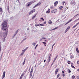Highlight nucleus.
Returning a JSON list of instances; mask_svg holds the SVG:
<instances>
[{"label": "nucleus", "mask_w": 79, "mask_h": 79, "mask_svg": "<svg viewBox=\"0 0 79 79\" xmlns=\"http://www.w3.org/2000/svg\"><path fill=\"white\" fill-rule=\"evenodd\" d=\"M35 26L37 27V26H39V24H35Z\"/></svg>", "instance_id": "obj_45"}, {"label": "nucleus", "mask_w": 79, "mask_h": 79, "mask_svg": "<svg viewBox=\"0 0 79 79\" xmlns=\"http://www.w3.org/2000/svg\"><path fill=\"white\" fill-rule=\"evenodd\" d=\"M57 10L56 9H55L54 10H52L51 11V13H56L57 12Z\"/></svg>", "instance_id": "obj_4"}, {"label": "nucleus", "mask_w": 79, "mask_h": 79, "mask_svg": "<svg viewBox=\"0 0 79 79\" xmlns=\"http://www.w3.org/2000/svg\"><path fill=\"white\" fill-rule=\"evenodd\" d=\"M68 9V8L66 7L63 10L64 12V13L66 11V10H67Z\"/></svg>", "instance_id": "obj_17"}, {"label": "nucleus", "mask_w": 79, "mask_h": 79, "mask_svg": "<svg viewBox=\"0 0 79 79\" xmlns=\"http://www.w3.org/2000/svg\"><path fill=\"white\" fill-rule=\"evenodd\" d=\"M70 56H74V55H73V54H72V53H70Z\"/></svg>", "instance_id": "obj_31"}, {"label": "nucleus", "mask_w": 79, "mask_h": 79, "mask_svg": "<svg viewBox=\"0 0 79 79\" xmlns=\"http://www.w3.org/2000/svg\"><path fill=\"white\" fill-rule=\"evenodd\" d=\"M69 29H70V27H67V30H69Z\"/></svg>", "instance_id": "obj_37"}, {"label": "nucleus", "mask_w": 79, "mask_h": 79, "mask_svg": "<svg viewBox=\"0 0 79 79\" xmlns=\"http://www.w3.org/2000/svg\"><path fill=\"white\" fill-rule=\"evenodd\" d=\"M51 55H52V54H50L49 57L48 58V63H49V62L50 61V56H51Z\"/></svg>", "instance_id": "obj_8"}, {"label": "nucleus", "mask_w": 79, "mask_h": 79, "mask_svg": "<svg viewBox=\"0 0 79 79\" xmlns=\"http://www.w3.org/2000/svg\"><path fill=\"white\" fill-rule=\"evenodd\" d=\"M40 19L43 20V21H44V19H43L42 18H40Z\"/></svg>", "instance_id": "obj_43"}, {"label": "nucleus", "mask_w": 79, "mask_h": 79, "mask_svg": "<svg viewBox=\"0 0 79 79\" xmlns=\"http://www.w3.org/2000/svg\"><path fill=\"white\" fill-rule=\"evenodd\" d=\"M74 58V56H71L70 58L71 59H72V58Z\"/></svg>", "instance_id": "obj_42"}, {"label": "nucleus", "mask_w": 79, "mask_h": 79, "mask_svg": "<svg viewBox=\"0 0 79 79\" xmlns=\"http://www.w3.org/2000/svg\"><path fill=\"white\" fill-rule=\"evenodd\" d=\"M24 52H23L21 54H20V56H23V55H24Z\"/></svg>", "instance_id": "obj_27"}, {"label": "nucleus", "mask_w": 79, "mask_h": 79, "mask_svg": "<svg viewBox=\"0 0 79 79\" xmlns=\"http://www.w3.org/2000/svg\"><path fill=\"white\" fill-rule=\"evenodd\" d=\"M71 67L74 69V68H75V67L73 66V63H71Z\"/></svg>", "instance_id": "obj_14"}, {"label": "nucleus", "mask_w": 79, "mask_h": 79, "mask_svg": "<svg viewBox=\"0 0 79 79\" xmlns=\"http://www.w3.org/2000/svg\"><path fill=\"white\" fill-rule=\"evenodd\" d=\"M54 63V62H53L51 64V66H52V65H53V64Z\"/></svg>", "instance_id": "obj_60"}, {"label": "nucleus", "mask_w": 79, "mask_h": 79, "mask_svg": "<svg viewBox=\"0 0 79 79\" xmlns=\"http://www.w3.org/2000/svg\"><path fill=\"white\" fill-rule=\"evenodd\" d=\"M5 72L4 71L3 72L2 76V79H3V78H5Z\"/></svg>", "instance_id": "obj_5"}, {"label": "nucleus", "mask_w": 79, "mask_h": 79, "mask_svg": "<svg viewBox=\"0 0 79 79\" xmlns=\"http://www.w3.org/2000/svg\"><path fill=\"white\" fill-rule=\"evenodd\" d=\"M50 8H51V9H53V6H51V7H50Z\"/></svg>", "instance_id": "obj_52"}, {"label": "nucleus", "mask_w": 79, "mask_h": 79, "mask_svg": "<svg viewBox=\"0 0 79 79\" xmlns=\"http://www.w3.org/2000/svg\"><path fill=\"white\" fill-rule=\"evenodd\" d=\"M64 3H65V2H63L62 3H63V5H64Z\"/></svg>", "instance_id": "obj_54"}, {"label": "nucleus", "mask_w": 79, "mask_h": 79, "mask_svg": "<svg viewBox=\"0 0 79 79\" xmlns=\"http://www.w3.org/2000/svg\"><path fill=\"white\" fill-rule=\"evenodd\" d=\"M36 15H37L35 14L34 15H33V17L32 18V19H34V18H35V17L36 16Z\"/></svg>", "instance_id": "obj_20"}, {"label": "nucleus", "mask_w": 79, "mask_h": 79, "mask_svg": "<svg viewBox=\"0 0 79 79\" xmlns=\"http://www.w3.org/2000/svg\"><path fill=\"white\" fill-rule=\"evenodd\" d=\"M3 13V9L2 8H0V13L2 15Z\"/></svg>", "instance_id": "obj_7"}, {"label": "nucleus", "mask_w": 79, "mask_h": 79, "mask_svg": "<svg viewBox=\"0 0 79 79\" xmlns=\"http://www.w3.org/2000/svg\"><path fill=\"white\" fill-rule=\"evenodd\" d=\"M36 6H37V4L35 5L33 7V8H35Z\"/></svg>", "instance_id": "obj_34"}, {"label": "nucleus", "mask_w": 79, "mask_h": 79, "mask_svg": "<svg viewBox=\"0 0 79 79\" xmlns=\"http://www.w3.org/2000/svg\"><path fill=\"white\" fill-rule=\"evenodd\" d=\"M58 69H57L55 71V74H56L57 73H58Z\"/></svg>", "instance_id": "obj_10"}, {"label": "nucleus", "mask_w": 79, "mask_h": 79, "mask_svg": "<svg viewBox=\"0 0 79 79\" xmlns=\"http://www.w3.org/2000/svg\"><path fill=\"white\" fill-rule=\"evenodd\" d=\"M3 34L2 33H0V36H1V37L3 36Z\"/></svg>", "instance_id": "obj_30"}, {"label": "nucleus", "mask_w": 79, "mask_h": 79, "mask_svg": "<svg viewBox=\"0 0 79 79\" xmlns=\"http://www.w3.org/2000/svg\"><path fill=\"white\" fill-rule=\"evenodd\" d=\"M40 26H44V24H41V25Z\"/></svg>", "instance_id": "obj_50"}, {"label": "nucleus", "mask_w": 79, "mask_h": 79, "mask_svg": "<svg viewBox=\"0 0 79 79\" xmlns=\"http://www.w3.org/2000/svg\"><path fill=\"white\" fill-rule=\"evenodd\" d=\"M74 78H75V76L73 75L72 77V79H74Z\"/></svg>", "instance_id": "obj_23"}, {"label": "nucleus", "mask_w": 79, "mask_h": 79, "mask_svg": "<svg viewBox=\"0 0 79 79\" xmlns=\"http://www.w3.org/2000/svg\"><path fill=\"white\" fill-rule=\"evenodd\" d=\"M42 38H41V39H40V41H42Z\"/></svg>", "instance_id": "obj_63"}, {"label": "nucleus", "mask_w": 79, "mask_h": 79, "mask_svg": "<svg viewBox=\"0 0 79 79\" xmlns=\"http://www.w3.org/2000/svg\"><path fill=\"white\" fill-rule=\"evenodd\" d=\"M26 50V49H25L24 50H22L23 52H23L24 53V52H25Z\"/></svg>", "instance_id": "obj_39"}, {"label": "nucleus", "mask_w": 79, "mask_h": 79, "mask_svg": "<svg viewBox=\"0 0 79 79\" xmlns=\"http://www.w3.org/2000/svg\"><path fill=\"white\" fill-rule=\"evenodd\" d=\"M18 31H19V29H18L16 31L15 33V35H14L13 37H12V38H14V37H15V35H16V34H17V33H18Z\"/></svg>", "instance_id": "obj_6"}, {"label": "nucleus", "mask_w": 79, "mask_h": 79, "mask_svg": "<svg viewBox=\"0 0 79 79\" xmlns=\"http://www.w3.org/2000/svg\"><path fill=\"white\" fill-rule=\"evenodd\" d=\"M46 13H50V9H48V10L47 11Z\"/></svg>", "instance_id": "obj_19"}, {"label": "nucleus", "mask_w": 79, "mask_h": 79, "mask_svg": "<svg viewBox=\"0 0 79 79\" xmlns=\"http://www.w3.org/2000/svg\"><path fill=\"white\" fill-rule=\"evenodd\" d=\"M26 39H27V38H25L23 40H26Z\"/></svg>", "instance_id": "obj_48"}, {"label": "nucleus", "mask_w": 79, "mask_h": 79, "mask_svg": "<svg viewBox=\"0 0 79 79\" xmlns=\"http://www.w3.org/2000/svg\"><path fill=\"white\" fill-rule=\"evenodd\" d=\"M68 31V30L66 29V30L65 31L64 33H66V32H67V31Z\"/></svg>", "instance_id": "obj_41"}, {"label": "nucleus", "mask_w": 79, "mask_h": 79, "mask_svg": "<svg viewBox=\"0 0 79 79\" xmlns=\"http://www.w3.org/2000/svg\"><path fill=\"white\" fill-rule=\"evenodd\" d=\"M23 75H24V73H23L21 75V76H22V77H23Z\"/></svg>", "instance_id": "obj_58"}, {"label": "nucleus", "mask_w": 79, "mask_h": 79, "mask_svg": "<svg viewBox=\"0 0 79 79\" xmlns=\"http://www.w3.org/2000/svg\"><path fill=\"white\" fill-rule=\"evenodd\" d=\"M70 3L72 5H75L76 3L75 1H72Z\"/></svg>", "instance_id": "obj_3"}, {"label": "nucleus", "mask_w": 79, "mask_h": 79, "mask_svg": "<svg viewBox=\"0 0 79 79\" xmlns=\"http://www.w3.org/2000/svg\"><path fill=\"white\" fill-rule=\"evenodd\" d=\"M2 55H3V54H2L1 56H0V58H2Z\"/></svg>", "instance_id": "obj_46"}, {"label": "nucleus", "mask_w": 79, "mask_h": 79, "mask_svg": "<svg viewBox=\"0 0 79 79\" xmlns=\"http://www.w3.org/2000/svg\"><path fill=\"white\" fill-rule=\"evenodd\" d=\"M2 27L3 31H6V29H8V27L7 26V21L5 20L2 24Z\"/></svg>", "instance_id": "obj_1"}, {"label": "nucleus", "mask_w": 79, "mask_h": 79, "mask_svg": "<svg viewBox=\"0 0 79 79\" xmlns=\"http://www.w3.org/2000/svg\"><path fill=\"white\" fill-rule=\"evenodd\" d=\"M78 24H79V22L78 23H77L75 25L77 26Z\"/></svg>", "instance_id": "obj_44"}, {"label": "nucleus", "mask_w": 79, "mask_h": 79, "mask_svg": "<svg viewBox=\"0 0 79 79\" xmlns=\"http://www.w3.org/2000/svg\"><path fill=\"white\" fill-rule=\"evenodd\" d=\"M33 70H34V68H33V67H32L30 73H33Z\"/></svg>", "instance_id": "obj_11"}, {"label": "nucleus", "mask_w": 79, "mask_h": 79, "mask_svg": "<svg viewBox=\"0 0 79 79\" xmlns=\"http://www.w3.org/2000/svg\"><path fill=\"white\" fill-rule=\"evenodd\" d=\"M63 8V6H61L59 7L60 10H61L62 9V8Z\"/></svg>", "instance_id": "obj_32"}, {"label": "nucleus", "mask_w": 79, "mask_h": 79, "mask_svg": "<svg viewBox=\"0 0 79 79\" xmlns=\"http://www.w3.org/2000/svg\"><path fill=\"white\" fill-rule=\"evenodd\" d=\"M76 51H77V53H79V51L78 50V48H76Z\"/></svg>", "instance_id": "obj_24"}, {"label": "nucleus", "mask_w": 79, "mask_h": 79, "mask_svg": "<svg viewBox=\"0 0 79 79\" xmlns=\"http://www.w3.org/2000/svg\"><path fill=\"white\" fill-rule=\"evenodd\" d=\"M68 73H71V70H70V69H68Z\"/></svg>", "instance_id": "obj_25"}, {"label": "nucleus", "mask_w": 79, "mask_h": 79, "mask_svg": "<svg viewBox=\"0 0 79 79\" xmlns=\"http://www.w3.org/2000/svg\"><path fill=\"white\" fill-rule=\"evenodd\" d=\"M57 57H58V55L57 56H56L54 58V60L53 61V63H55V60H56V58H57Z\"/></svg>", "instance_id": "obj_13"}, {"label": "nucleus", "mask_w": 79, "mask_h": 79, "mask_svg": "<svg viewBox=\"0 0 79 79\" xmlns=\"http://www.w3.org/2000/svg\"><path fill=\"white\" fill-rule=\"evenodd\" d=\"M54 29L55 30V29H58V27H56L54 28Z\"/></svg>", "instance_id": "obj_35"}, {"label": "nucleus", "mask_w": 79, "mask_h": 79, "mask_svg": "<svg viewBox=\"0 0 79 79\" xmlns=\"http://www.w3.org/2000/svg\"><path fill=\"white\" fill-rule=\"evenodd\" d=\"M32 73H30V77H31L32 76Z\"/></svg>", "instance_id": "obj_18"}, {"label": "nucleus", "mask_w": 79, "mask_h": 79, "mask_svg": "<svg viewBox=\"0 0 79 79\" xmlns=\"http://www.w3.org/2000/svg\"><path fill=\"white\" fill-rule=\"evenodd\" d=\"M22 78H23V77L21 76V77H20V79H22Z\"/></svg>", "instance_id": "obj_56"}, {"label": "nucleus", "mask_w": 79, "mask_h": 79, "mask_svg": "<svg viewBox=\"0 0 79 79\" xmlns=\"http://www.w3.org/2000/svg\"><path fill=\"white\" fill-rule=\"evenodd\" d=\"M58 1H56V2L54 3V6H56L58 4Z\"/></svg>", "instance_id": "obj_12"}, {"label": "nucleus", "mask_w": 79, "mask_h": 79, "mask_svg": "<svg viewBox=\"0 0 79 79\" xmlns=\"http://www.w3.org/2000/svg\"><path fill=\"white\" fill-rule=\"evenodd\" d=\"M62 76H63V77H64V76H65V74L62 73Z\"/></svg>", "instance_id": "obj_26"}, {"label": "nucleus", "mask_w": 79, "mask_h": 79, "mask_svg": "<svg viewBox=\"0 0 79 79\" xmlns=\"http://www.w3.org/2000/svg\"><path fill=\"white\" fill-rule=\"evenodd\" d=\"M44 24H46V22H44Z\"/></svg>", "instance_id": "obj_59"}, {"label": "nucleus", "mask_w": 79, "mask_h": 79, "mask_svg": "<svg viewBox=\"0 0 79 79\" xmlns=\"http://www.w3.org/2000/svg\"><path fill=\"white\" fill-rule=\"evenodd\" d=\"M7 10H9V6H7Z\"/></svg>", "instance_id": "obj_53"}, {"label": "nucleus", "mask_w": 79, "mask_h": 79, "mask_svg": "<svg viewBox=\"0 0 79 79\" xmlns=\"http://www.w3.org/2000/svg\"><path fill=\"white\" fill-rule=\"evenodd\" d=\"M77 79H79V76H78L77 77Z\"/></svg>", "instance_id": "obj_47"}, {"label": "nucleus", "mask_w": 79, "mask_h": 79, "mask_svg": "<svg viewBox=\"0 0 79 79\" xmlns=\"http://www.w3.org/2000/svg\"><path fill=\"white\" fill-rule=\"evenodd\" d=\"M77 63L78 64H79V61H77Z\"/></svg>", "instance_id": "obj_61"}, {"label": "nucleus", "mask_w": 79, "mask_h": 79, "mask_svg": "<svg viewBox=\"0 0 79 79\" xmlns=\"http://www.w3.org/2000/svg\"><path fill=\"white\" fill-rule=\"evenodd\" d=\"M35 2H36V1H35V0H33L32 1H31V2H28V4L27 5V6L28 7H29L32 4V3H34Z\"/></svg>", "instance_id": "obj_2"}, {"label": "nucleus", "mask_w": 79, "mask_h": 79, "mask_svg": "<svg viewBox=\"0 0 79 79\" xmlns=\"http://www.w3.org/2000/svg\"><path fill=\"white\" fill-rule=\"evenodd\" d=\"M76 25H75L74 26H73V27H72V28H73V29H74V28H75V27H76Z\"/></svg>", "instance_id": "obj_33"}, {"label": "nucleus", "mask_w": 79, "mask_h": 79, "mask_svg": "<svg viewBox=\"0 0 79 79\" xmlns=\"http://www.w3.org/2000/svg\"><path fill=\"white\" fill-rule=\"evenodd\" d=\"M53 30H55V29L54 28L53 29H52L51 30V31H53Z\"/></svg>", "instance_id": "obj_62"}, {"label": "nucleus", "mask_w": 79, "mask_h": 79, "mask_svg": "<svg viewBox=\"0 0 79 79\" xmlns=\"http://www.w3.org/2000/svg\"><path fill=\"white\" fill-rule=\"evenodd\" d=\"M31 11L32 13H34V12H35V9H34L33 10H32Z\"/></svg>", "instance_id": "obj_29"}, {"label": "nucleus", "mask_w": 79, "mask_h": 79, "mask_svg": "<svg viewBox=\"0 0 79 79\" xmlns=\"http://www.w3.org/2000/svg\"><path fill=\"white\" fill-rule=\"evenodd\" d=\"M42 39H45L46 38H44V37H42Z\"/></svg>", "instance_id": "obj_51"}, {"label": "nucleus", "mask_w": 79, "mask_h": 79, "mask_svg": "<svg viewBox=\"0 0 79 79\" xmlns=\"http://www.w3.org/2000/svg\"><path fill=\"white\" fill-rule=\"evenodd\" d=\"M5 37L2 38V40L3 42H5Z\"/></svg>", "instance_id": "obj_15"}, {"label": "nucleus", "mask_w": 79, "mask_h": 79, "mask_svg": "<svg viewBox=\"0 0 79 79\" xmlns=\"http://www.w3.org/2000/svg\"><path fill=\"white\" fill-rule=\"evenodd\" d=\"M71 21H73L72 19H71L70 20H69V21L68 22H67V23H66V24H68V23H70V22H71Z\"/></svg>", "instance_id": "obj_16"}, {"label": "nucleus", "mask_w": 79, "mask_h": 79, "mask_svg": "<svg viewBox=\"0 0 79 79\" xmlns=\"http://www.w3.org/2000/svg\"><path fill=\"white\" fill-rule=\"evenodd\" d=\"M42 43L44 44V45H46V43L44 42H43Z\"/></svg>", "instance_id": "obj_40"}, {"label": "nucleus", "mask_w": 79, "mask_h": 79, "mask_svg": "<svg viewBox=\"0 0 79 79\" xmlns=\"http://www.w3.org/2000/svg\"><path fill=\"white\" fill-rule=\"evenodd\" d=\"M77 71H79V69H77Z\"/></svg>", "instance_id": "obj_64"}, {"label": "nucleus", "mask_w": 79, "mask_h": 79, "mask_svg": "<svg viewBox=\"0 0 79 79\" xmlns=\"http://www.w3.org/2000/svg\"><path fill=\"white\" fill-rule=\"evenodd\" d=\"M48 23H49V24H52V21H51V20L49 21Z\"/></svg>", "instance_id": "obj_22"}, {"label": "nucleus", "mask_w": 79, "mask_h": 79, "mask_svg": "<svg viewBox=\"0 0 79 79\" xmlns=\"http://www.w3.org/2000/svg\"><path fill=\"white\" fill-rule=\"evenodd\" d=\"M79 15V14H78L75 15V16H74V17L75 18V17H76V16H77V15Z\"/></svg>", "instance_id": "obj_49"}, {"label": "nucleus", "mask_w": 79, "mask_h": 79, "mask_svg": "<svg viewBox=\"0 0 79 79\" xmlns=\"http://www.w3.org/2000/svg\"><path fill=\"white\" fill-rule=\"evenodd\" d=\"M71 62V61L69 60H68L67 63H70Z\"/></svg>", "instance_id": "obj_55"}, {"label": "nucleus", "mask_w": 79, "mask_h": 79, "mask_svg": "<svg viewBox=\"0 0 79 79\" xmlns=\"http://www.w3.org/2000/svg\"><path fill=\"white\" fill-rule=\"evenodd\" d=\"M32 13H33V12H32V11H31L30 12L29 15H31V14H32Z\"/></svg>", "instance_id": "obj_38"}, {"label": "nucleus", "mask_w": 79, "mask_h": 79, "mask_svg": "<svg viewBox=\"0 0 79 79\" xmlns=\"http://www.w3.org/2000/svg\"><path fill=\"white\" fill-rule=\"evenodd\" d=\"M32 44L33 45L35 46V45L36 44V43H32Z\"/></svg>", "instance_id": "obj_28"}, {"label": "nucleus", "mask_w": 79, "mask_h": 79, "mask_svg": "<svg viewBox=\"0 0 79 79\" xmlns=\"http://www.w3.org/2000/svg\"><path fill=\"white\" fill-rule=\"evenodd\" d=\"M25 63H26V59H24V61L23 63V65H24V64H25Z\"/></svg>", "instance_id": "obj_21"}, {"label": "nucleus", "mask_w": 79, "mask_h": 79, "mask_svg": "<svg viewBox=\"0 0 79 79\" xmlns=\"http://www.w3.org/2000/svg\"><path fill=\"white\" fill-rule=\"evenodd\" d=\"M42 3V2H39L36 5H37V6H40V5H41V4Z\"/></svg>", "instance_id": "obj_9"}, {"label": "nucleus", "mask_w": 79, "mask_h": 79, "mask_svg": "<svg viewBox=\"0 0 79 79\" xmlns=\"http://www.w3.org/2000/svg\"><path fill=\"white\" fill-rule=\"evenodd\" d=\"M22 78H23V77L21 76V77H20V79H22Z\"/></svg>", "instance_id": "obj_57"}, {"label": "nucleus", "mask_w": 79, "mask_h": 79, "mask_svg": "<svg viewBox=\"0 0 79 79\" xmlns=\"http://www.w3.org/2000/svg\"><path fill=\"white\" fill-rule=\"evenodd\" d=\"M60 73H59L58 75H57V78H58V77H60Z\"/></svg>", "instance_id": "obj_36"}]
</instances>
